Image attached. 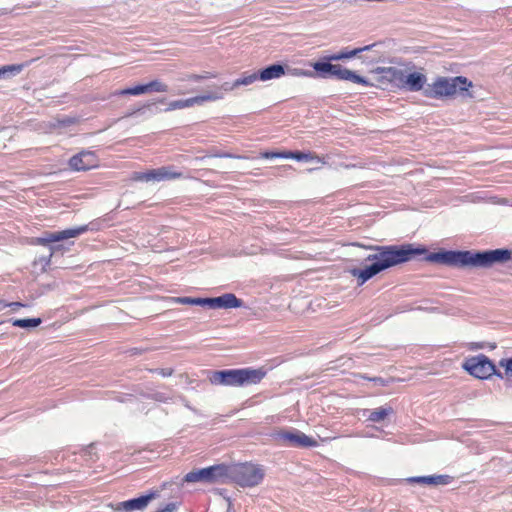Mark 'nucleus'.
I'll list each match as a JSON object with an SVG mask.
<instances>
[{"label": "nucleus", "mask_w": 512, "mask_h": 512, "mask_svg": "<svg viewBox=\"0 0 512 512\" xmlns=\"http://www.w3.org/2000/svg\"><path fill=\"white\" fill-rule=\"evenodd\" d=\"M151 173L153 181L173 180L183 176L181 172L172 171L171 167L151 169Z\"/></svg>", "instance_id": "aec40b11"}, {"label": "nucleus", "mask_w": 512, "mask_h": 512, "mask_svg": "<svg viewBox=\"0 0 512 512\" xmlns=\"http://www.w3.org/2000/svg\"><path fill=\"white\" fill-rule=\"evenodd\" d=\"M38 6H40V2H32L31 4L26 6V8H33V7H38Z\"/></svg>", "instance_id": "4c0bfd02"}, {"label": "nucleus", "mask_w": 512, "mask_h": 512, "mask_svg": "<svg viewBox=\"0 0 512 512\" xmlns=\"http://www.w3.org/2000/svg\"><path fill=\"white\" fill-rule=\"evenodd\" d=\"M133 181H139V182H150L152 180V173L151 170L145 171V172H134L132 175Z\"/></svg>", "instance_id": "cd10ccee"}, {"label": "nucleus", "mask_w": 512, "mask_h": 512, "mask_svg": "<svg viewBox=\"0 0 512 512\" xmlns=\"http://www.w3.org/2000/svg\"><path fill=\"white\" fill-rule=\"evenodd\" d=\"M375 72L381 75L380 81L382 83H388L392 87L403 89L405 68L402 69L393 66L378 67Z\"/></svg>", "instance_id": "f8f14e48"}, {"label": "nucleus", "mask_w": 512, "mask_h": 512, "mask_svg": "<svg viewBox=\"0 0 512 512\" xmlns=\"http://www.w3.org/2000/svg\"><path fill=\"white\" fill-rule=\"evenodd\" d=\"M393 413L392 407H380L377 409H374L370 412L368 416V420L371 422H381L383 421L387 416Z\"/></svg>", "instance_id": "4be33fe9"}, {"label": "nucleus", "mask_w": 512, "mask_h": 512, "mask_svg": "<svg viewBox=\"0 0 512 512\" xmlns=\"http://www.w3.org/2000/svg\"><path fill=\"white\" fill-rule=\"evenodd\" d=\"M76 122H77L76 119L70 118V117L64 118L62 120H58V123L60 126H70V125L75 124Z\"/></svg>", "instance_id": "473e14b6"}, {"label": "nucleus", "mask_w": 512, "mask_h": 512, "mask_svg": "<svg viewBox=\"0 0 512 512\" xmlns=\"http://www.w3.org/2000/svg\"><path fill=\"white\" fill-rule=\"evenodd\" d=\"M87 231V226H80L70 228L58 232L46 233L45 237L37 238L36 243L40 245H47L49 243L62 241L69 238H75Z\"/></svg>", "instance_id": "4468645a"}, {"label": "nucleus", "mask_w": 512, "mask_h": 512, "mask_svg": "<svg viewBox=\"0 0 512 512\" xmlns=\"http://www.w3.org/2000/svg\"><path fill=\"white\" fill-rule=\"evenodd\" d=\"M223 95L219 92H211L204 95H198L188 99H180L171 101L166 108V111H174L185 108L193 107L194 105H201L204 102L216 101L222 99Z\"/></svg>", "instance_id": "1a4fd4ad"}, {"label": "nucleus", "mask_w": 512, "mask_h": 512, "mask_svg": "<svg viewBox=\"0 0 512 512\" xmlns=\"http://www.w3.org/2000/svg\"><path fill=\"white\" fill-rule=\"evenodd\" d=\"M241 386L258 384L266 376L264 368H240Z\"/></svg>", "instance_id": "dca6fc26"}, {"label": "nucleus", "mask_w": 512, "mask_h": 512, "mask_svg": "<svg viewBox=\"0 0 512 512\" xmlns=\"http://www.w3.org/2000/svg\"><path fill=\"white\" fill-rule=\"evenodd\" d=\"M21 306H23V304H22V303H21V305H13L12 307H13V308H17V307H21Z\"/></svg>", "instance_id": "ea45409f"}, {"label": "nucleus", "mask_w": 512, "mask_h": 512, "mask_svg": "<svg viewBox=\"0 0 512 512\" xmlns=\"http://www.w3.org/2000/svg\"><path fill=\"white\" fill-rule=\"evenodd\" d=\"M202 76H203V80H204V79H209V78H214V77H215V75H214V74H211V73H206V74H204V75H202Z\"/></svg>", "instance_id": "58836bf2"}, {"label": "nucleus", "mask_w": 512, "mask_h": 512, "mask_svg": "<svg viewBox=\"0 0 512 512\" xmlns=\"http://www.w3.org/2000/svg\"><path fill=\"white\" fill-rule=\"evenodd\" d=\"M377 253L367 256L366 261L372 264L360 269L354 268L351 274L357 278L358 284L363 285L378 273L410 261L419 255H425V260L452 267H491L495 263H504L512 258V251L508 249H495L484 252L471 251H439L429 253L423 246L415 247L413 244L370 246Z\"/></svg>", "instance_id": "f257e3e1"}, {"label": "nucleus", "mask_w": 512, "mask_h": 512, "mask_svg": "<svg viewBox=\"0 0 512 512\" xmlns=\"http://www.w3.org/2000/svg\"><path fill=\"white\" fill-rule=\"evenodd\" d=\"M259 80L258 73L252 74H243L242 77L236 79L233 83H231L230 88H238L239 86H247L253 84L255 81Z\"/></svg>", "instance_id": "5701e85b"}, {"label": "nucleus", "mask_w": 512, "mask_h": 512, "mask_svg": "<svg viewBox=\"0 0 512 512\" xmlns=\"http://www.w3.org/2000/svg\"><path fill=\"white\" fill-rule=\"evenodd\" d=\"M68 165L73 171H87L99 166V158L95 152L83 150L72 156Z\"/></svg>", "instance_id": "6e6552de"}, {"label": "nucleus", "mask_w": 512, "mask_h": 512, "mask_svg": "<svg viewBox=\"0 0 512 512\" xmlns=\"http://www.w3.org/2000/svg\"><path fill=\"white\" fill-rule=\"evenodd\" d=\"M155 493H151L148 495L140 496L135 499L127 500L124 502H121L115 509L120 510H143L148 503L155 498Z\"/></svg>", "instance_id": "f3484780"}, {"label": "nucleus", "mask_w": 512, "mask_h": 512, "mask_svg": "<svg viewBox=\"0 0 512 512\" xmlns=\"http://www.w3.org/2000/svg\"><path fill=\"white\" fill-rule=\"evenodd\" d=\"M28 64L27 63H21V64H12V65H6L0 68V76L6 73H12V74H18L20 73Z\"/></svg>", "instance_id": "bb28decb"}, {"label": "nucleus", "mask_w": 512, "mask_h": 512, "mask_svg": "<svg viewBox=\"0 0 512 512\" xmlns=\"http://www.w3.org/2000/svg\"><path fill=\"white\" fill-rule=\"evenodd\" d=\"M414 68L415 66L411 63L405 65L403 89L418 92L424 89L427 77L423 72L416 71Z\"/></svg>", "instance_id": "9d476101"}, {"label": "nucleus", "mask_w": 512, "mask_h": 512, "mask_svg": "<svg viewBox=\"0 0 512 512\" xmlns=\"http://www.w3.org/2000/svg\"><path fill=\"white\" fill-rule=\"evenodd\" d=\"M285 75V69L280 64L270 65L258 72L259 80L268 81L272 79H278Z\"/></svg>", "instance_id": "6ab92c4d"}, {"label": "nucleus", "mask_w": 512, "mask_h": 512, "mask_svg": "<svg viewBox=\"0 0 512 512\" xmlns=\"http://www.w3.org/2000/svg\"><path fill=\"white\" fill-rule=\"evenodd\" d=\"M261 157L265 159L283 158V159H294L297 161H313L316 160L322 164H326L325 158L318 156L314 152H301V151H282L273 152L267 151L261 153Z\"/></svg>", "instance_id": "9b49d317"}, {"label": "nucleus", "mask_w": 512, "mask_h": 512, "mask_svg": "<svg viewBox=\"0 0 512 512\" xmlns=\"http://www.w3.org/2000/svg\"><path fill=\"white\" fill-rule=\"evenodd\" d=\"M230 86H231V84H230V83H228V82H226V83H224L223 85H221V87H220V88H221V89H223V90H225V91H232V90H234V89H235V88H230Z\"/></svg>", "instance_id": "e433bc0d"}, {"label": "nucleus", "mask_w": 512, "mask_h": 512, "mask_svg": "<svg viewBox=\"0 0 512 512\" xmlns=\"http://www.w3.org/2000/svg\"><path fill=\"white\" fill-rule=\"evenodd\" d=\"M276 439L282 445L292 446V447H316L318 442L312 438L300 432L298 430L294 431H280L276 435Z\"/></svg>", "instance_id": "0eeeda50"}, {"label": "nucleus", "mask_w": 512, "mask_h": 512, "mask_svg": "<svg viewBox=\"0 0 512 512\" xmlns=\"http://www.w3.org/2000/svg\"><path fill=\"white\" fill-rule=\"evenodd\" d=\"M332 61L322 60L311 63L317 76L322 78L335 77L339 80H347L363 86H370V82L357 75L355 72L342 67L340 64H332Z\"/></svg>", "instance_id": "20e7f679"}, {"label": "nucleus", "mask_w": 512, "mask_h": 512, "mask_svg": "<svg viewBox=\"0 0 512 512\" xmlns=\"http://www.w3.org/2000/svg\"><path fill=\"white\" fill-rule=\"evenodd\" d=\"M40 323V318L15 319L12 321L13 326L20 328L37 327Z\"/></svg>", "instance_id": "393cba45"}, {"label": "nucleus", "mask_w": 512, "mask_h": 512, "mask_svg": "<svg viewBox=\"0 0 512 512\" xmlns=\"http://www.w3.org/2000/svg\"><path fill=\"white\" fill-rule=\"evenodd\" d=\"M188 81L199 82L203 80V76L200 74H190L186 77Z\"/></svg>", "instance_id": "72a5a7b5"}, {"label": "nucleus", "mask_w": 512, "mask_h": 512, "mask_svg": "<svg viewBox=\"0 0 512 512\" xmlns=\"http://www.w3.org/2000/svg\"><path fill=\"white\" fill-rule=\"evenodd\" d=\"M227 481H233L240 487H255L265 476L263 466L252 462H242L227 465Z\"/></svg>", "instance_id": "7ed1b4c3"}, {"label": "nucleus", "mask_w": 512, "mask_h": 512, "mask_svg": "<svg viewBox=\"0 0 512 512\" xmlns=\"http://www.w3.org/2000/svg\"><path fill=\"white\" fill-rule=\"evenodd\" d=\"M205 302L211 308H237L242 305V301L231 293L215 298H205Z\"/></svg>", "instance_id": "2eb2a0df"}, {"label": "nucleus", "mask_w": 512, "mask_h": 512, "mask_svg": "<svg viewBox=\"0 0 512 512\" xmlns=\"http://www.w3.org/2000/svg\"><path fill=\"white\" fill-rule=\"evenodd\" d=\"M176 506L173 503L168 504L164 509L160 510L159 512H174Z\"/></svg>", "instance_id": "c9c22d12"}, {"label": "nucleus", "mask_w": 512, "mask_h": 512, "mask_svg": "<svg viewBox=\"0 0 512 512\" xmlns=\"http://www.w3.org/2000/svg\"><path fill=\"white\" fill-rule=\"evenodd\" d=\"M145 93H147L146 92V86H145V84H142V85H136V86L131 87V88H126V89H122L120 91H117L115 93V95H118V96L141 95V94H145Z\"/></svg>", "instance_id": "a878e982"}, {"label": "nucleus", "mask_w": 512, "mask_h": 512, "mask_svg": "<svg viewBox=\"0 0 512 512\" xmlns=\"http://www.w3.org/2000/svg\"><path fill=\"white\" fill-rule=\"evenodd\" d=\"M227 465L218 464L199 470H193L187 473L184 481L188 483L207 482V483H225L227 482Z\"/></svg>", "instance_id": "39448f33"}, {"label": "nucleus", "mask_w": 512, "mask_h": 512, "mask_svg": "<svg viewBox=\"0 0 512 512\" xmlns=\"http://www.w3.org/2000/svg\"><path fill=\"white\" fill-rule=\"evenodd\" d=\"M13 305H21V303L20 302L7 303L3 300H0V310H3L4 308H6L8 306H13Z\"/></svg>", "instance_id": "f704fd0d"}, {"label": "nucleus", "mask_w": 512, "mask_h": 512, "mask_svg": "<svg viewBox=\"0 0 512 512\" xmlns=\"http://www.w3.org/2000/svg\"><path fill=\"white\" fill-rule=\"evenodd\" d=\"M449 476L439 475V476H418L408 478L407 481L409 483H419L425 485H444L448 483Z\"/></svg>", "instance_id": "412c9836"}, {"label": "nucleus", "mask_w": 512, "mask_h": 512, "mask_svg": "<svg viewBox=\"0 0 512 512\" xmlns=\"http://www.w3.org/2000/svg\"><path fill=\"white\" fill-rule=\"evenodd\" d=\"M146 92H157V93H165L168 91V85L161 80L155 79L145 84Z\"/></svg>", "instance_id": "b1692460"}, {"label": "nucleus", "mask_w": 512, "mask_h": 512, "mask_svg": "<svg viewBox=\"0 0 512 512\" xmlns=\"http://www.w3.org/2000/svg\"><path fill=\"white\" fill-rule=\"evenodd\" d=\"M374 45L375 44L367 45L364 47L355 48V49H351V50L348 48H344L337 53L325 56L324 59L327 61H339V60H344V59H350L364 51L370 50Z\"/></svg>", "instance_id": "a211bd4d"}, {"label": "nucleus", "mask_w": 512, "mask_h": 512, "mask_svg": "<svg viewBox=\"0 0 512 512\" xmlns=\"http://www.w3.org/2000/svg\"><path fill=\"white\" fill-rule=\"evenodd\" d=\"M471 87L472 82L464 76H439L427 85L424 95L432 99H449L455 97L458 92L468 91Z\"/></svg>", "instance_id": "f03ea898"}, {"label": "nucleus", "mask_w": 512, "mask_h": 512, "mask_svg": "<svg viewBox=\"0 0 512 512\" xmlns=\"http://www.w3.org/2000/svg\"><path fill=\"white\" fill-rule=\"evenodd\" d=\"M177 302L179 303H182V304H207L205 302V299H202V298H190V297H182V298H177Z\"/></svg>", "instance_id": "c756f323"}, {"label": "nucleus", "mask_w": 512, "mask_h": 512, "mask_svg": "<svg viewBox=\"0 0 512 512\" xmlns=\"http://www.w3.org/2000/svg\"><path fill=\"white\" fill-rule=\"evenodd\" d=\"M292 75L294 76H306V77H313V73L312 72H309V71H305V70H302V69H293Z\"/></svg>", "instance_id": "2f4dec72"}, {"label": "nucleus", "mask_w": 512, "mask_h": 512, "mask_svg": "<svg viewBox=\"0 0 512 512\" xmlns=\"http://www.w3.org/2000/svg\"><path fill=\"white\" fill-rule=\"evenodd\" d=\"M152 373H157L162 377H170L173 375L174 370L172 368H158V369H150Z\"/></svg>", "instance_id": "7c9ffc66"}, {"label": "nucleus", "mask_w": 512, "mask_h": 512, "mask_svg": "<svg viewBox=\"0 0 512 512\" xmlns=\"http://www.w3.org/2000/svg\"><path fill=\"white\" fill-rule=\"evenodd\" d=\"M499 365L504 369L505 374L512 378V357L500 360Z\"/></svg>", "instance_id": "c85d7f7f"}, {"label": "nucleus", "mask_w": 512, "mask_h": 512, "mask_svg": "<svg viewBox=\"0 0 512 512\" xmlns=\"http://www.w3.org/2000/svg\"><path fill=\"white\" fill-rule=\"evenodd\" d=\"M209 380L214 385L241 386L240 369L214 371Z\"/></svg>", "instance_id": "ddd939ff"}, {"label": "nucleus", "mask_w": 512, "mask_h": 512, "mask_svg": "<svg viewBox=\"0 0 512 512\" xmlns=\"http://www.w3.org/2000/svg\"><path fill=\"white\" fill-rule=\"evenodd\" d=\"M463 368L472 376L479 379H487L496 374V367L493 362L484 354L467 358Z\"/></svg>", "instance_id": "423d86ee"}]
</instances>
